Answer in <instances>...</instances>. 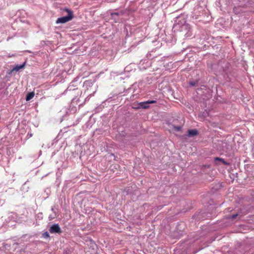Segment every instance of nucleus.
Segmentation results:
<instances>
[{
  "label": "nucleus",
  "mask_w": 254,
  "mask_h": 254,
  "mask_svg": "<svg viewBox=\"0 0 254 254\" xmlns=\"http://www.w3.org/2000/svg\"><path fill=\"white\" fill-rule=\"evenodd\" d=\"M65 10L68 12V15L67 16L58 18L56 20V23H64L71 20L73 18V16L72 11L67 8H66Z\"/></svg>",
  "instance_id": "1"
},
{
  "label": "nucleus",
  "mask_w": 254,
  "mask_h": 254,
  "mask_svg": "<svg viewBox=\"0 0 254 254\" xmlns=\"http://www.w3.org/2000/svg\"><path fill=\"white\" fill-rule=\"evenodd\" d=\"M181 32L186 38H188L192 35L190 26L188 24H184L182 26Z\"/></svg>",
  "instance_id": "2"
},
{
  "label": "nucleus",
  "mask_w": 254,
  "mask_h": 254,
  "mask_svg": "<svg viewBox=\"0 0 254 254\" xmlns=\"http://www.w3.org/2000/svg\"><path fill=\"white\" fill-rule=\"evenodd\" d=\"M49 232L52 233L60 234L62 233V230L58 224H54L52 225L49 228Z\"/></svg>",
  "instance_id": "3"
},
{
  "label": "nucleus",
  "mask_w": 254,
  "mask_h": 254,
  "mask_svg": "<svg viewBox=\"0 0 254 254\" xmlns=\"http://www.w3.org/2000/svg\"><path fill=\"white\" fill-rule=\"evenodd\" d=\"M156 102V101L155 100H148L145 102H140L139 103V107L136 108V109H138L139 108H141L144 109H148L149 106L147 105V104H153L155 103Z\"/></svg>",
  "instance_id": "4"
},
{
  "label": "nucleus",
  "mask_w": 254,
  "mask_h": 254,
  "mask_svg": "<svg viewBox=\"0 0 254 254\" xmlns=\"http://www.w3.org/2000/svg\"><path fill=\"white\" fill-rule=\"evenodd\" d=\"M25 65V63H24L23 64H22L21 65H16L15 67H14L12 69L9 71L8 73L9 74H11L12 73V72H13L14 71H17L19 70H20V69L24 68Z\"/></svg>",
  "instance_id": "5"
},
{
  "label": "nucleus",
  "mask_w": 254,
  "mask_h": 254,
  "mask_svg": "<svg viewBox=\"0 0 254 254\" xmlns=\"http://www.w3.org/2000/svg\"><path fill=\"white\" fill-rule=\"evenodd\" d=\"M197 134L196 129H190L188 130V135L190 136L196 135Z\"/></svg>",
  "instance_id": "6"
},
{
  "label": "nucleus",
  "mask_w": 254,
  "mask_h": 254,
  "mask_svg": "<svg viewBox=\"0 0 254 254\" xmlns=\"http://www.w3.org/2000/svg\"><path fill=\"white\" fill-rule=\"evenodd\" d=\"M34 95L35 94L34 92H30L28 93L26 97V100L29 101L34 97Z\"/></svg>",
  "instance_id": "7"
},
{
  "label": "nucleus",
  "mask_w": 254,
  "mask_h": 254,
  "mask_svg": "<svg viewBox=\"0 0 254 254\" xmlns=\"http://www.w3.org/2000/svg\"><path fill=\"white\" fill-rule=\"evenodd\" d=\"M51 210L54 213V214H53V215L50 214V217H51V218H54L55 217H56L57 209L56 208V207H52Z\"/></svg>",
  "instance_id": "8"
},
{
  "label": "nucleus",
  "mask_w": 254,
  "mask_h": 254,
  "mask_svg": "<svg viewBox=\"0 0 254 254\" xmlns=\"http://www.w3.org/2000/svg\"><path fill=\"white\" fill-rule=\"evenodd\" d=\"M215 161H217V160H218V161H221L223 164H225V165H228V163H227L223 158H219V157H216L215 158Z\"/></svg>",
  "instance_id": "9"
},
{
  "label": "nucleus",
  "mask_w": 254,
  "mask_h": 254,
  "mask_svg": "<svg viewBox=\"0 0 254 254\" xmlns=\"http://www.w3.org/2000/svg\"><path fill=\"white\" fill-rule=\"evenodd\" d=\"M42 236L44 238H45V239H47V238H48L50 237L49 234L48 232H44Z\"/></svg>",
  "instance_id": "10"
},
{
  "label": "nucleus",
  "mask_w": 254,
  "mask_h": 254,
  "mask_svg": "<svg viewBox=\"0 0 254 254\" xmlns=\"http://www.w3.org/2000/svg\"><path fill=\"white\" fill-rule=\"evenodd\" d=\"M238 215V214L237 213L235 214H233L230 216V218L234 219L236 218Z\"/></svg>",
  "instance_id": "11"
},
{
  "label": "nucleus",
  "mask_w": 254,
  "mask_h": 254,
  "mask_svg": "<svg viewBox=\"0 0 254 254\" xmlns=\"http://www.w3.org/2000/svg\"><path fill=\"white\" fill-rule=\"evenodd\" d=\"M190 85H191V86H194L195 83L194 82H190Z\"/></svg>",
  "instance_id": "12"
},
{
  "label": "nucleus",
  "mask_w": 254,
  "mask_h": 254,
  "mask_svg": "<svg viewBox=\"0 0 254 254\" xmlns=\"http://www.w3.org/2000/svg\"><path fill=\"white\" fill-rule=\"evenodd\" d=\"M177 129L179 130L180 129V127H177Z\"/></svg>",
  "instance_id": "13"
}]
</instances>
